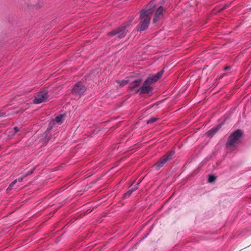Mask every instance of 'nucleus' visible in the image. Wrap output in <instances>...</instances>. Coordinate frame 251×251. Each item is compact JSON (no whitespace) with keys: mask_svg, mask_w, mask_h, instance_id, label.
I'll return each instance as SVG.
<instances>
[{"mask_svg":"<svg viewBox=\"0 0 251 251\" xmlns=\"http://www.w3.org/2000/svg\"><path fill=\"white\" fill-rule=\"evenodd\" d=\"M205 134L207 136H208V137L212 136L213 135H214V134L213 133V132L212 131L211 129L210 130H208V131H207L206 132Z\"/></svg>","mask_w":251,"mask_h":251,"instance_id":"6ab92c4d","label":"nucleus"},{"mask_svg":"<svg viewBox=\"0 0 251 251\" xmlns=\"http://www.w3.org/2000/svg\"><path fill=\"white\" fill-rule=\"evenodd\" d=\"M151 12L150 9L143 10L141 11L140 16V22L137 26V30L142 31L147 29L150 23Z\"/></svg>","mask_w":251,"mask_h":251,"instance_id":"f03ea898","label":"nucleus"},{"mask_svg":"<svg viewBox=\"0 0 251 251\" xmlns=\"http://www.w3.org/2000/svg\"><path fill=\"white\" fill-rule=\"evenodd\" d=\"M243 135V132L241 129H237L232 132L226 143V147H234L237 146L240 142Z\"/></svg>","mask_w":251,"mask_h":251,"instance_id":"7ed1b4c3","label":"nucleus"},{"mask_svg":"<svg viewBox=\"0 0 251 251\" xmlns=\"http://www.w3.org/2000/svg\"><path fill=\"white\" fill-rule=\"evenodd\" d=\"M164 71L162 70L156 74L149 76L144 82L143 85L140 87V94H148L152 91L151 85L157 81L163 75Z\"/></svg>","mask_w":251,"mask_h":251,"instance_id":"f257e3e1","label":"nucleus"},{"mask_svg":"<svg viewBox=\"0 0 251 251\" xmlns=\"http://www.w3.org/2000/svg\"><path fill=\"white\" fill-rule=\"evenodd\" d=\"M17 179H15L14 181H13L9 185L8 187L7 188L6 191H9L12 189L13 186L17 183Z\"/></svg>","mask_w":251,"mask_h":251,"instance_id":"2eb2a0df","label":"nucleus"},{"mask_svg":"<svg viewBox=\"0 0 251 251\" xmlns=\"http://www.w3.org/2000/svg\"><path fill=\"white\" fill-rule=\"evenodd\" d=\"M140 182L137 183L135 186L132 187L131 189L128 190L126 192L123 196L124 199H126L131 195V194L134 192L138 188V185L139 184Z\"/></svg>","mask_w":251,"mask_h":251,"instance_id":"9d476101","label":"nucleus"},{"mask_svg":"<svg viewBox=\"0 0 251 251\" xmlns=\"http://www.w3.org/2000/svg\"><path fill=\"white\" fill-rule=\"evenodd\" d=\"M13 129H14L13 134H15L19 131V129H18V127H17V126L14 127Z\"/></svg>","mask_w":251,"mask_h":251,"instance_id":"aec40b11","label":"nucleus"},{"mask_svg":"<svg viewBox=\"0 0 251 251\" xmlns=\"http://www.w3.org/2000/svg\"><path fill=\"white\" fill-rule=\"evenodd\" d=\"M49 95L46 90L40 91L36 93L33 100V103L34 104H39L46 102L48 100Z\"/></svg>","mask_w":251,"mask_h":251,"instance_id":"423d86ee","label":"nucleus"},{"mask_svg":"<svg viewBox=\"0 0 251 251\" xmlns=\"http://www.w3.org/2000/svg\"><path fill=\"white\" fill-rule=\"evenodd\" d=\"M6 115V113H4V112H2L1 111H0V117H4V116H5Z\"/></svg>","mask_w":251,"mask_h":251,"instance_id":"4be33fe9","label":"nucleus"},{"mask_svg":"<svg viewBox=\"0 0 251 251\" xmlns=\"http://www.w3.org/2000/svg\"><path fill=\"white\" fill-rule=\"evenodd\" d=\"M164 10L163 7L162 6H160L156 10L155 14L154 15V17L153 18V22L154 23H156L159 18L160 16H161L162 14L163 11Z\"/></svg>","mask_w":251,"mask_h":251,"instance_id":"1a4fd4ad","label":"nucleus"},{"mask_svg":"<svg viewBox=\"0 0 251 251\" xmlns=\"http://www.w3.org/2000/svg\"><path fill=\"white\" fill-rule=\"evenodd\" d=\"M51 127H50L47 129L46 131L45 132V134H46L45 137V141L46 142H48L50 139V136H48V134H49L50 132V131Z\"/></svg>","mask_w":251,"mask_h":251,"instance_id":"9b49d317","label":"nucleus"},{"mask_svg":"<svg viewBox=\"0 0 251 251\" xmlns=\"http://www.w3.org/2000/svg\"><path fill=\"white\" fill-rule=\"evenodd\" d=\"M222 125H218L216 127H213L211 128L213 133L214 134L221 128Z\"/></svg>","mask_w":251,"mask_h":251,"instance_id":"4468645a","label":"nucleus"},{"mask_svg":"<svg viewBox=\"0 0 251 251\" xmlns=\"http://www.w3.org/2000/svg\"><path fill=\"white\" fill-rule=\"evenodd\" d=\"M174 153L175 151L173 150L169 151L158 160L153 167L156 170H159L167 161L172 159Z\"/></svg>","mask_w":251,"mask_h":251,"instance_id":"39448f33","label":"nucleus"},{"mask_svg":"<svg viewBox=\"0 0 251 251\" xmlns=\"http://www.w3.org/2000/svg\"><path fill=\"white\" fill-rule=\"evenodd\" d=\"M25 177H24V176H23V177H19L17 179V181H18L19 182H22L24 178H25Z\"/></svg>","mask_w":251,"mask_h":251,"instance_id":"412c9836","label":"nucleus"},{"mask_svg":"<svg viewBox=\"0 0 251 251\" xmlns=\"http://www.w3.org/2000/svg\"><path fill=\"white\" fill-rule=\"evenodd\" d=\"M230 68V67L229 66H226V67L224 68V70H225V71H226V70H229Z\"/></svg>","mask_w":251,"mask_h":251,"instance_id":"5701e85b","label":"nucleus"},{"mask_svg":"<svg viewBox=\"0 0 251 251\" xmlns=\"http://www.w3.org/2000/svg\"><path fill=\"white\" fill-rule=\"evenodd\" d=\"M35 170V168H33L32 170H31L30 171H28L27 172L25 175H24V177H26L27 176L30 175H31L34 171Z\"/></svg>","mask_w":251,"mask_h":251,"instance_id":"a211bd4d","label":"nucleus"},{"mask_svg":"<svg viewBox=\"0 0 251 251\" xmlns=\"http://www.w3.org/2000/svg\"><path fill=\"white\" fill-rule=\"evenodd\" d=\"M86 91V87L81 81L77 82L72 90V93L74 95L81 96Z\"/></svg>","mask_w":251,"mask_h":251,"instance_id":"0eeeda50","label":"nucleus"},{"mask_svg":"<svg viewBox=\"0 0 251 251\" xmlns=\"http://www.w3.org/2000/svg\"><path fill=\"white\" fill-rule=\"evenodd\" d=\"M133 18L123 23L121 25L117 28L116 29L108 33V35L110 36H114L116 35H118L119 38L124 37L127 33L126 28L128 27L132 23Z\"/></svg>","mask_w":251,"mask_h":251,"instance_id":"20e7f679","label":"nucleus"},{"mask_svg":"<svg viewBox=\"0 0 251 251\" xmlns=\"http://www.w3.org/2000/svg\"><path fill=\"white\" fill-rule=\"evenodd\" d=\"M216 177L213 175H209L208 177V182L212 183L215 181Z\"/></svg>","mask_w":251,"mask_h":251,"instance_id":"dca6fc26","label":"nucleus"},{"mask_svg":"<svg viewBox=\"0 0 251 251\" xmlns=\"http://www.w3.org/2000/svg\"><path fill=\"white\" fill-rule=\"evenodd\" d=\"M157 120V118H154V117H152L151 118V119H150L148 121H147V124H152L155 122H156V121Z\"/></svg>","mask_w":251,"mask_h":251,"instance_id":"f3484780","label":"nucleus"},{"mask_svg":"<svg viewBox=\"0 0 251 251\" xmlns=\"http://www.w3.org/2000/svg\"><path fill=\"white\" fill-rule=\"evenodd\" d=\"M128 82V81L127 80H118L117 81V83L119 84V85L121 87H123L125 85H126Z\"/></svg>","mask_w":251,"mask_h":251,"instance_id":"ddd939ff","label":"nucleus"},{"mask_svg":"<svg viewBox=\"0 0 251 251\" xmlns=\"http://www.w3.org/2000/svg\"><path fill=\"white\" fill-rule=\"evenodd\" d=\"M63 114H61V115H59V116H57L55 117V119H54V121L57 123H58V124H61L62 123V121H63Z\"/></svg>","mask_w":251,"mask_h":251,"instance_id":"f8f14e48","label":"nucleus"},{"mask_svg":"<svg viewBox=\"0 0 251 251\" xmlns=\"http://www.w3.org/2000/svg\"><path fill=\"white\" fill-rule=\"evenodd\" d=\"M141 80L140 79H137L134 81L130 86V89L135 92L137 93L140 91V85Z\"/></svg>","mask_w":251,"mask_h":251,"instance_id":"6e6552de","label":"nucleus"}]
</instances>
